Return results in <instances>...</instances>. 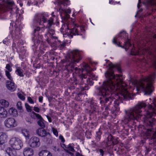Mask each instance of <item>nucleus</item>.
Segmentation results:
<instances>
[{
    "instance_id": "f257e3e1",
    "label": "nucleus",
    "mask_w": 156,
    "mask_h": 156,
    "mask_svg": "<svg viewBox=\"0 0 156 156\" xmlns=\"http://www.w3.org/2000/svg\"><path fill=\"white\" fill-rule=\"evenodd\" d=\"M117 65L111 63L108 64L110 71L107 72L106 76L108 80L103 82L102 86L98 89L99 95L105 98V102L110 101L111 102L112 99L109 96L110 94L115 95L116 100L114 103L117 105L119 104V100H122L123 98L126 100L132 99V95L127 90L126 84L123 82L121 76L119 75H115L112 69L117 68Z\"/></svg>"
},
{
    "instance_id": "f03ea898",
    "label": "nucleus",
    "mask_w": 156,
    "mask_h": 156,
    "mask_svg": "<svg viewBox=\"0 0 156 156\" xmlns=\"http://www.w3.org/2000/svg\"><path fill=\"white\" fill-rule=\"evenodd\" d=\"M147 102L144 101L138 102L136 105L132 109L126 112L124 122L127 123L131 120H138L143 115L148 118H151L156 115V98L152 101L153 105H150L148 110L145 111L143 114L141 109L146 107Z\"/></svg>"
},
{
    "instance_id": "7ed1b4c3",
    "label": "nucleus",
    "mask_w": 156,
    "mask_h": 156,
    "mask_svg": "<svg viewBox=\"0 0 156 156\" xmlns=\"http://www.w3.org/2000/svg\"><path fill=\"white\" fill-rule=\"evenodd\" d=\"M156 73H153L143 78L142 80L136 82L135 86L137 90H142L146 94H150L154 90L153 84L154 83Z\"/></svg>"
},
{
    "instance_id": "20e7f679",
    "label": "nucleus",
    "mask_w": 156,
    "mask_h": 156,
    "mask_svg": "<svg viewBox=\"0 0 156 156\" xmlns=\"http://www.w3.org/2000/svg\"><path fill=\"white\" fill-rule=\"evenodd\" d=\"M7 11L17 14L19 10L13 0H0V13Z\"/></svg>"
},
{
    "instance_id": "39448f33",
    "label": "nucleus",
    "mask_w": 156,
    "mask_h": 156,
    "mask_svg": "<svg viewBox=\"0 0 156 156\" xmlns=\"http://www.w3.org/2000/svg\"><path fill=\"white\" fill-rule=\"evenodd\" d=\"M81 52L77 50L73 51L70 54L69 58L71 59V62L69 64V66L71 67V70L74 72L76 74L78 73L79 71L81 70L77 67L74 68V64L78 62L81 59Z\"/></svg>"
},
{
    "instance_id": "423d86ee",
    "label": "nucleus",
    "mask_w": 156,
    "mask_h": 156,
    "mask_svg": "<svg viewBox=\"0 0 156 156\" xmlns=\"http://www.w3.org/2000/svg\"><path fill=\"white\" fill-rule=\"evenodd\" d=\"M128 38V34L126 32L124 31L123 32H121L118 35V37L117 38L114 37L113 40V43L118 45L119 47H121L122 48H124L126 50H128L129 48L131 46V44H130L129 41L128 40L127 41L124 43V46H122L120 45V43L119 42L118 43V40L119 39L117 38H124L126 39Z\"/></svg>"
},
{
    "instance_id": "0eeeda50",
    "label": "nucleus",
    "mask_w": 156,
    "mask_h": 156,
    "mask_svg": "<svg viewBox=\"0 0 156 156\" xmlns=\"http://www.w3.org/2000/svg\"><path fill=\"white\" fill-rule=\"evenodd\" d=\"M10 146L14 149L19 150L23 147V144L22 141L18 137H12L9 141Z\"/></svg>"
},
{
    "instance_id": "6e6552de",
    "label": "nucleus",
    "mask_w": 156,
    "mask_h": 156,
    "mask_svg": "<svg viewBox=\"0 0 156 156\" xmlns=\"http://www.w3.org/2000/svg\"><path fill=\"white\" fill-rule=\"evenodd\" d=\"M71 25H72L73 27L74 26V25L73 23L71 24H67V29L66 30V31L70 38H72L73 36L74 35H76L81 34L78 31L79 30V29H81L82 28H81L78 27H77L76 26H75L73 29H71L69 28L71 27Z\"/></svg>"
},
{
    "instance_id": "1a4fd4ad",
    "label": "nucleus",
    "mask_w": 156,
    "mask_h": 156,
    "mask_svg": "<svg viewBox=\"0 0 156 156\" xmlns=\"http://www.w3.org/2000/svg\"><path fill=\"white\" fill-rule=\"evenodd\" d=\"M28 144L30 147L33 148L39 147L41 145L40 139L35 136H32L29 140Z\"/></svg>"
},
{
    "instance_id": "9d476101",
    "label": "nucleus",
    "mask_w": 156,
    "mask_h": 156,
    "mask_svg": "<svg viewBox=\"0 0 156 156\" xmlns=\"http://www.w3.org/2000/svg\"><path fill=\"white\" fill-rule=\"evenodd\" d=\"M4 124L7 128L11 129L16 127L17 125V122L16 120L12 118H8L5 119Z\"/></svg>"
},
{
    "instance_id": "9b49d317",
    "label": "nucleus",
    "mask_w": 156,
    "mask_h": 156,
    "mask_svg": "<svg viewBox=\"0 0 156 156\" xmlns=\"http://www.w3.org/2000/svg\"><path fill=\"white\" fill-rule=\"evenodd\" d=\"M48 16L45 13H40L37 14L34 18V20L38 23L40 25H42L47 21Z\"/></svg>"
},
{
    "instance_id": "f8f14e48",
    "label": "nucleus",
    "mask_w": 156,
    "mask_h": 156,
    "mask_svg": "<svg viewBox=\"0 0 156 156\" xmlns=\"http://www.w3.org/2000/svg\"><path fill=\"white\" fill-rule=\"evenodd\" d=\"M83 67L82 68V70H86L87 72V75L89 77H91L92 80H97L98 78L97 76L91 73L92 69L88 66V65L86 63H83L82 65Z\"/></svg>"
},
{
    "instance_id": "ddd939ff",
    "label": "nucleus",
    "mask_w": 156,
    "mask_h": 156,
    "mask_svg": "<svg viewBox=\"0 0 156 156\" xmlns=\"http://www.w3.org/2000/svg\"><path fill=\"white\" fill-rule=\"evenodd\" d=\"M8 135L4 132L0 133V144L2 145L6 143L8 140Z\"/></svg>"
},
{
    "instance_id": "4468645a",
    "label": "nucleus",
    "mask_w": 156,
    "mask_h": 156,
    "mask_svg": "<svg viewBox=\"0 0 156 156\" xmlns=\"http://www.w3.org/2000/svg\"><path fill=\"white\" fill-rule=\"evenodd\" d=\"M6 87L7 88L11 91H15L16 87L15 83L12 81L7 80L6 83Z\"/></svg>"
},
{
    "instance_id": "2eb2a0df",
    "label": "nucleus",
    "mask_w": 156,
    "mask_h": 156,
    "mask_svg": "<svg viewBox=\"0 0 156 156\" xmlns=\"http://www.w3.org/2000/svg\"><path fill=\"white\" fill-rule=\"evenodd\" d=\"M23 154L24 156H33L34 151L32 148L26 147L23 149Z\"/></svg>"
},
{
    "instance_id": "dca6fc26",
    "label": "nucleus",
    "mask_w": 156,
    "mask_h": 156,
    "mask_svg": "<svg viewBox=\"0 0 156 156\" xmlns=\"http://www.w3.org/2000/svg\"><path fill=\"white\" fill-rule=\"evenodd\" d=\"M36 133L39 136L42 137H45L49 134L44 129L42 128L38 129L36 131Z\"/></svg>"
},
{
    "instance_id": "f3484780",
    "label": "nucleus",
    "mask_w": 156,
    "mask_h": 156,
    "mask_svg": "<svg viewBox=\"0 0 156 156\" xmlns=\"http://www.w3.org/2000/svg\"><path fill=\"white\" fill-rule=\"evenodd\" d=\"M8 112L4 108L0 107V118H5L7 116Z\"/></svg>"
},
{
    "instance_id": "a211bd4d",
    "label": "nucleus",
    "mask_w": 156,
    "mask_h": 156,
    "mask_svg": "<svg viewBox=\"0 0 156 156\" xmlns=\"http://www.w3.org/2000/svg\"><path fill=\"white\" fill-rule=\"evenodd\" d=\"M16 68V70L15 73L18 75L20 77H23L24 75L23 74V70L19 66L18 64H16L15 66Z\"/></svg>"
},
{
    "instance_id": "6ab92c4d",
    "label": "nucleus",
    "mask_w": 156,
    "mask_h": 156,
    "mask_svg": "<svg viewBox=\"0 0 156 156\" xmlns=\"http://www.w3.org/2000/svg\"><path fill=\"white\" fill-rule=\"evenodd\" d=\"M15 150L10 147H8L6 148V152L9 156H16V153Z\"/></svg>"
},
{
    "instance_id": "aec40b11",
    "label": "nucleus",
    "mask_w": 156,
    "mask_h": 156,
    "mask_svg": "<svg viewBox=\"0 0 156 156\" xmlns=\"http://www.w3.org/2000/svg\"><path fill=\"white\" fill-rule=\"evenodd\" d=\"M39 156H52V154L46 150H42L38 153Z\"/></svg>"
},
{
    "instance_id": "412c9836",
    "label": "nucleus",
    "mask_w": 156,
    "mask_h": 156,
    "mask_svg": "<svg viewBox=\"0 0 156 156\" xmlns=\"http://www.w3.org/2000/svg\"><path fill=\"white\" fill-rule=\"evenodd\" d=\"M47 40L48 43L50 45L51 47H57L58 46L57 42L56 41H55V39L52 38L50 40L47 38Z\"/></svg>"
},
{
    "instance_id": "4be33fe9",
    "label": "nucleus",
    "mask_w": 156,
    "mask_h": 156,
    "mask_svg": "<svg viewBox=\"0 0 156 156\" xmlns=\"http://www.w3.org/2000/svg\"><path fill=\"white\" fill-rule=\"evenodd\" d=\"M9 113L13 116L16 117L18 115L17 110L14 108L12 107L8 111Z\"/></svg>"
},
{
    "instance_id": "5701e85b",
    "label": "nucleus",
    "mask_w": 156,
    "mask_h": 156,
    "mask_svg": "<svg viewBox=\"0 0 156 156\" xmlns=\"http://www.w3.org/2000/svg\"><path fill=\"white\" fill-rule=\"evenodd\" d=\"M65 151L69 153L71 155H73V154L70 152V151L74 152L75 150L74 149L73 147L71 146L69 144L68 146L65 147L64 149Z\"/></svg>"
},
{
    "instance_id": "b1692460",
    "label": "nucleus",
    "mask_w": 156,
    "mask_h": 156,
    "mask_svg": "<svg viewBox=\"0 0 156 156\" xmlns=\"http://www.w3.org/2000/svg\"><path fill=\"white\" fill-rule=\"evenodd\" d=\"M21 133L26 138H29L30 136V132L28 130L26 129H23L21 130Z\"/></svg>"
},
{
    "instance_id": "393cba45",
    "label": "nucleus",
    "mask_w": 156,
    "mask_h": 156,
    "mask_svg": "<svg viewBox=\"0 0 156 156\" xmlns=\"http://www.w3.org/2000/svg\"><path fill=\"white\" fill-rule=\"evenodd\" d=\"M0 104L3 108H7L9 105V103L8 101L4 99H2L0 100Z\"/></svg>"
},
{
    "instance_id": "a878e982",
    "label": "nucleus",
    "mask_w": 156,
    "mask_h": 156,
    "mask_svg": "<svg viewBox=\"0 0 156 156\" xmlns=\"http://www.w3.org/2000/svg\"><path fill=\"white\" fill-rule=\"evenodd\" d=\"M59 5H62L64 6L70 4V1L69 0H60L58 1Z\"/></svg>"
},
{
    "instance_id": "bb28decb",
    "label": "nucleus",
    "mask_w": 156,
    "mask_h": 156,
    "mask_svg": "<svg viewBox=\"0 0 156 156\" xmlns=\"http://www.w3.org/2000/svg\"><path fill=\"white\" fill-rule=\"evenodd\" d=\"M16 106L17 109L20 112H22L23 111L22 103L21 101H18L16 104Z\"/></svg>"
},
{
    "instance_id": "cd10ccee",
    "label": "nucleus",
    "mask_w": 156,
    "mask_h": 156,
    "mask_svg": "<svg viewBox=\"0 0 156 156\" xmlns=\"http://www.w3.org/2000/svg\"><path fill=\"white\" fill-rule=\"evenodd\" d=\"M42 36L41 35L39 34L38 36V37L35 36L34 37V40L35 42L37 43H39L40 42L42 41Z\"/></svg>"
},
{
    "instance_id": "c85d7f7f",
    "label": "nucleus",
    "mask_w": 156,
    "mask_h": 156,
    "mask_svg": "<svg viewBox=\"0 0 156 156\" xmlns=\"http://www.w3.org/2000/svg\"><path fill=\"white\" fill-rule=\"evenodd\" d=\"M12 65L11 64H8L6 65L5 71H7L9 72H11L12 71Z\"/></svg>"
},
{
    "instance_id": "c756f323",
    "label": "nucleus",
    "mask_w": 156,
    "mask_h": 156,
    "mask_svg": "<svg viewBox=\"0 0 156 156\" xmlns=\"http://www.w3.org/2000/svg\"><path fill=\"white\" fill-rule=\"evenodd\" d=\"M147 3L151 5H155V9L156 10V0H148L147 1Z\"/></svg>"
},
{
    "instance_id": "7c9ffc66",
    "label": "nucleus",
    "mask_w": 156,
    "mask_h": 156,
    "mask_svg": "<svg viewBox=\"0 0 156 156\" xmlns=\"http://www.w3.org/2000/svg\"><path fill=\"white\" fill-rule=\"evenodd\" d=\"M10 72L7 71H5V75L9 80L11 81H12L13 80V78L11 75Z\"/></svg>"
},
{
    "instance_id": "2f4dec72",
    "label": "nucleus",
    "mask_w": 156,
    "mask_h": 156,
    "mask_svg": "<svg viewBox=\"0 0 156 156\" xmlns=\"http://www.w3.org/2000/svg\"><path fill=\"white\" fill-rule=\"evenodd\" d=\"M53 24V19L51 17L48 21V24L47 25V27L48 28H49Z\"/></svg>"
},
{
    "instance_id": "473e14b6",
    "label": "nucleus",
    "mask_w": 156,
    "mask_h": 156,
    "mask_svg": "<svg viewBox=\"0 0 156 156\" xmlns=\"http://www.w3.org/2000/svg\"><path fill=\"white\" fill-rule=\"evenodd\" d=\"M44 120L43 119L39 120L38 122L37 123L38 125L42 128H44L45 127V124L44 122Z\"/></svg>"
},
{
    "instance_id": "72a5a7b5",
    "label": "nucleus",
    "mask_w": 156,
    "mask_h": 156,
    "mask_svg": "<svg viewBox=\"0 0 156 156\" xmlns=\"http://www.w3.org/2000/svg\"><path fill=\"white\" fill-rule=\"evenodd\" d=\"M25 106L27 111L28 112H30L32 111V107H30L27 103L25 104Z\"/></svg>"
},
{
    "instance_id": "f704fd0d",
    "label": "nucleus",
    "mask_w": 156,
    "mask_h": 156,
    "mask_svg": "<svg viewBox=\"0 0 156 156\" xmlns=\"http://www.w3.org/2000/svg\"><path fill=\"white\" fill-rule=\"evenodd\" d=\"M58 11L59 12L60 16H62L63 15H65V10L60 7Z\"/></svg>"
},
{
    "instance_id": "c9c22d12",
    "label": "nucleus",
    "mask_w": 156,
    "mask_h": 156,
    "mask_svg": "<svg viewBox=\"0 0 156 156\" xmlns=\"http://www.w3.org/2000/svg\"><path fill=\"white\" fill-rule=\"evenodd\" d=\"M131 54L132 55H137L139 54V51H137L136 52L135 51V48H132L131 51Z\"/></svg>"
},
{
    "instance_id": "e433bc0d",
    "label": "nucleus",
    "mask_w": 156,
    "mask_h": 156,
    "mask_svg": "<svg viewBox=\"0 0 156 156\" xmlns=\"http://www.w3.org/2000/svg\"><path fill=\"white\" fill-rule=\"evenodd\" d=\"M52 131L54 134L56 136L58 137V133L57 129L52 127Z\"/></svg>"
},
{
    "instance_id": "4c0bfd02",
    "label": "nucleus",
    "mask_w": 156,
    "mask_h": 156,
    "mask_svg": "<svg viewBox=\"0 0 156 156\" xmlns=\"http://www.w3.org/2000/svg\"><path fill=\"white\" fill-rule=\"evenodd\" d=\"M71 81L73 86L74 85H76L78 83V81L77 80V79L75 77H73Z\"/></svg>"
},
{
    "instance_id": "58836bf2",
    "label": "nucleus",
    "mask_w": 156,
    "mask_h": 156,
    "mask_svg": "<svg viewBox=\"0 0 156 156\" xmlns=\"http://www.w3.org/2000/svg\"><path fill=\"white\" fill-rule=\"evenodd\" d=\"M108 140L109 141H111L112 142V143L113 144H115L117 143V142H115V143L114 142L113 140L114 139H113V137L111 135H109L108 137Z\"/></svg>"
},
{
    "instance_id": "ea45409f",
    "label": "nucleus",
    "mask_w": 156,
    "mask_h": 156,
    "mask_svg": "<svg viewBox=\"0 0 156 156\" xmlns=\"http://www.w3.org/2000/svg\"><path fill=\"white\" fill-rule=\"evenodd\" d=\"M18 97L22 100L24 101L25 99V97L21 93H19L17 94Z\"/></svg>"
},
{
    "instance_id": "a19ab883",
    "label": "nucleus",
    "mask_w": 156,
    "mask_h": 156,
    "mask_svg": "<svg viewBox=\"0 0 156 156\" xmlns=\"http://www.w3.org/2000/svg\"><path fill=\"white\" fill-rule=\"evenodd\" d=\"M49 32V34H45V36H47L48 34H49V35L50 34L51 35H54L55 33V31L54 30L52 29H49V30H48Z\"/></svg>"
},
{
    "instance_id": "79ce46f5",
    "label": "nucleus",
    "mask_w": 156,
    "mask_h": 156,
    "mask_svg": "<svg viewBox=\"0 0 156 156\" xmlns=\"http://www.w3.org/2000/svg\"><path fill=\"white\" fill-rule=\"evenodd\" d=\"M37 3V2L34 1V0H29L27 4L29 5H30L31 4L35 5Z\"/></svg>"
},
{
    "instance_id": "37998d69",
    "label": "nucleus",
    "mask_w": 156,
    "mask_h": 156,
    "mask_svg": "<svg viewBox=\"0 0 156 156\" xmlns=\"http://www.w3.org/2000/svg\"><path fill=\"white\" fill-rule=\"evenodd\" d=\"M28 101L29 103L31 104H34V102L33 99L30 97H28L27 98Z\"/></svg>"
},
{
    "instance_id": "c03bdc74",
    "label": "nucleus",
    "mask_w": 156,
    "mask_h": 156,
    "mask_svg": "<svg viewBox=\"0 0 156 156\" xmlns=\"http://www.w3.org/2000/svg\"><path fill=\"white\" fill-rule=\"evenodd\" d=\"M36 118H37V119H39V120H40V119H43L41 116L40 115L36 113Z\"/></svg>"
},
{
    "instance_id": "a18cd8bd",
    "label": "nucleus",
    "mask_w": 156,
    "mask_h": 156,
    "mask_svg": "<svg viewBox=\"0 0 156 156\" xmlns=\"http://www.w3.org/2000/svg\"><path fill=\"white\" fill-rule=\"evenodd\" d=\"M36 113L33 112L30 114V116L33 119H36Z\"/></svg>"
},
{
    "instance_id": "49530a36",
    "label": "nucleus",
    "mask_w": 156,
    "mask_h": 156,
    "mask_svg": "<svg viewBox=\"0 0 156 156\" xmlns=\"http://www.w3.org/2000/svg\"><path fill=\"white\" fill-rule=\"evenodd\" d=\"M152 133V130L151 129H147L146 131V133L147 134V135L148 136H150Z\"/></svg>"
},
{
    "instance_id": "de8ad7c7",
    "label": "nucleus",
    "mask_w": 156,
    "mask_h": 156,
    "mask_svg": "<svg viewBox=\"0 0 156 156\" xmlns=\"http://www.w3.org/2000/svg\"><path fill=\"white\" fill-rule=\"evenodd\" d=\"M34 110L37 112H39L40 110L39 108L37 107H34Z\"/></svg>"
},
{
    "instance_id": "09e8293b",
    "label": "nucleus",
    "mask_w": 156,
    "mask_h": 156,
    "mask_svg": "<svg viewBox=\"0 0 156 156\" xmlns=\"http://www.w3.org/2000/svg\"><path fill=\"white\" fill-rule=\"evenodd\" d=\"M87 82V83L90 85H93L92 80L90 78H88Z\"/></svg>"
},
{
    "instance_id": "8fccbe9b",
    "label": "nucleus",
    "mask_w": 156,
    "mask_h": 156,
    "mask_svg": "<svg viewBox=\"0 0 156 156\" xmlns=\"http://www.w3.org/2000/svg\"><path fill=\"white\" fill-rule=\"evenodd\" d=\"M40 30V28L39 27H37L34 29V33H36L37 32H38Z\"/></svg>"
},
{
    "instance_id": "3c124183",
    "label": "nucleus",
    "mask_w": 156,
    "mask_h": 156,
    "mask_svg": "<svg viewBox=\"0 0 156 156\" xmlns=\"http://www.w3.org/2000/svg\"><path fill=\"white\" fill-rule=\"evenodd\" d=\"M98 151H99V152H100V154L101 155V156H103L104 151L103 150L101 149H100L98 150L97 151V152H98Z\"/></svg>"
},
{
    "instance_id": "603ef678",
    "label": "nucleus",
    "mask_w": 156,
    "mask_h": 156,
    "mask_svg": "<svg viewBox=\"0 0 156 156\" xmlns=\"http://www.w3.org/2000/svg\"><path fill=\"white\" fill-rule=\"evenodd\" d=\"M71 10L69 9H68L65 10V14H70L71 13Z\"/></svg>"
},
{
    "instance_id": "864d4df0",
    "label": "nucleus",
    "mask_w": 156,
    "mask_h": 156,
    "mask_svg": "<svg viewBox=\"0 0 156 156\" xmlns=\"http://www.w3.org/2000/svg\"><path fill=\"white\" fill-rule=\"evenodd\" d=\"M59 139H60L61 140L62 142H65V140L62 136L60 135L59 137Z\"/></svg>"
},
{
    "instance_id": "5fc2aeb1",
    "label": "nucleus",
    "mask_w": 156,
    "mask_h": 156,
    "mask_svg": "<svg viewBox=\"0 0 156 156\" xmlns=\"http://www.w3.org/2000/svg\"><path fill=\"white\" fill-rule=\"evenodd\" d=\"M80 77L82 79L83 78L85 79L87 78V75L83 74H82V75H80Z\"/></svg>"
},
{
    "instance_id": "6e6d98bb",
    "label": "nucleus",
    "mask_w": 156,
    "mask_h": 156,
    "mask_svg": "<svg viewBox=\"0 0 156 156\" xmlns=\"http://www.w3.org/2000/svg\"><path fill=\"white\" fill-rule=\"evenodd\" d=\"M43 97L41 96H40L39 98V101L40 102H42Z\"/></svg>"
},
{
    "instance_id": "4d7b16f0",
    "label": "nucleus",
    "mask_w": 156,
    "mask_h": 156,
    "mask_svg": "<svg viewBox=\"0 0 156 156\" xmlns=\"http://www.w3.org/2000/svg\"><path fill=\"white\" fill-rule=\"evenodd\" d=\"M47 117L49 122H52V120L51 118L50 117L48 116H47Z\"/></svg>"
},
{
    "instance_id": "13d9d810",
    "label": "nucleus",
    "mask_w": 156,
    "mask_h": 156,
    "mask_svg": "<svg viewBox=\"0 0 156 156\" xmlns=\"http://www.w3.org/2000/svg\"><path fill=\"white\" fill-rule=\"evenodd\" d=\"M76 156H83L82 154H80L79 152H76Z\"/></svg>"
},
{
    "instance_id": "bf43d9fd",
    "label": "nucleus",
    "mask_w": 156,
    "mask_h": 156,
    "mask_svg": "<svg viewBox=\"0 0 156 156\" xmlns=\"http://www.w3.org/2000/svg\"><path fill=\"white\" fill-rule=\"evenodd\" d=\"M3 77L2 74V73L0 72V80Z\"/></svg>"
},
{
    "instance_id": "052dcab7",
    "label": "nucleus",
    "mask_w": 156,
    "mask_h": 156,
    "mask_svg": "<svg viewBox=\"0 0 156 156\" xmlns=\"http://www.w3.org/2000/svg\"><path fill=\"white\" fill-rule=\"evenodd\" d=\"M153 65L156 68V61L154 62Z\"/></svg>"
},
{
    "instance_id": "680f3d73",
    "label": "nucleus",
    "mask_w": 156,
    "mask_h": 156,
    "mask_svg": "<svg viewBox=\"0 0 156 156\" xmlns=\"http://www.w3.org/2000/svg\"><path fill=\"white\" fill-rule=\"evenodd\" d=\"M140 0H139V3L137 4V7L139 8V7L140 6V5H139V2H140Z\"/></svg>"
},
{
    "instance_id": "e2e57ef3",
    "label": "nucleus",
    "mask_w": 156,
    "mask_h": 156,
    "mask_svg": "<svg viewBox=\"0 0 156 156\" xmlns=\"http://www.w3.org/2000/svg\"><path fill=\"white\" fill-rule=\"evenodd\" d=\"M45 27H44V28H43V29H41V31L42 32H43L45 29Z\"/></svg>"
},
{
    "instance_id": "0e129e2a",
    "label": "nucleus",
    "mask_w": 156,
    "mask_h": 156,
    "mask_svg": "<svg viewBox=\"0 0 156 156\" xmlns=\"http://www.w3.org/2000/svg\"><path fill=\"white\" fill-rule=\"evenodd\" d=\"M109 3L110 4H113L112 2L110 0L109 1Z\"/></svg>"
},
{
    "instance_id": "69168bd1",
    "label": "nucleus",
    "mask_w": 156,
    "mask_h": 156,
    "mask_svg": "<svg viewBox=\"0 0 156 156\" xmlns=\"http://www.w3.org/2000/svg\"><path fill=\"white\" fill-rule=\"evenodd\" d=\"M53 14H54V12H52L51 13V14H52V15L53 16H54L55 17V15H53Z\"/></svg>"
},
{
    "instance_id": "338daca9",
    "label": "nucleus",
    "mask_w": 156,
    "mask_h": 156,
    "mask_svg": "<svg viewBox=\"0 0 156 156\" xmlns=\"http://www.w3.org/2000/svg\"><path fill=\"white\" fill-rule=\"evenodd\" d=\"M153 37L154 38H156V34Z\"/></svg>"
},
{
    "instance_id": "774afa93",
    "label": "nucleus",
    "mask_w": 156,
    "mask_h": 156,
    "mask_svg": "<svg viewBox=\"0 0 156 156\" xmlns=\"http://www.w3.org/2000/svg\"><path fill=\"white\" fill-rule=\"evenodd\" d=\"M54 149L56 151V147H54Z\"/></svg>"
}]
</instances>
